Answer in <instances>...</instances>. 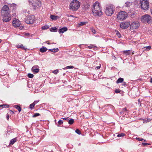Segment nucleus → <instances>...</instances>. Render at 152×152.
<instances>
[{"instance_id":"29","label":"nucleus","mask_w":152,"mask_h":152,"mask_svg":"<svg viewBox=\"0 0 152 152\" xmlns=\"http://www.w3.org/2000/svg\"><path fill=\"white\" fill-rule=\"evenodd\" d=\"M151 121V119H145L143 120V123H146L148 122H149Z\"/></svg>"},{"instance_id":"31","label":"nucleus","mask_w":152,"mask_h":152,"mask_svg":"<svg viewBox=\"0 0 152 152\" xmlns=\"http://www.w3.org/2000/svg\"><path fill=\"white\" fill-rule=\"evenodd\" d=\"M49 28V26L48 25H45L42 26V29L43 30L47 29Z\"/></svg>"},{"instance_id":"37","label":"nucleus","mask_w":152,"mask_h":152,"mask_svg":"<svg viewBox=\"0 0 152 152\" xmlns=\"http://www.w3.org/2000/svg\"><path fill=\"white\" fill-rule=\"evenodd\" d=\"M125 135V134L124 133H121L120 134H118L117 135V137H124Z\"/></svg>"},{"instance_id":"36","label":"nucleus","mask_w":152,"mask_h":152,"mask_svg":"<svg viewBox=\"0 0 152 152\" xmlns=\"http://www.w3.org/2000/svg\"><path fill=\"white\" fill-rule=\"evenodd\" d=\"M28 77L31 78H32L34 77V75L33 74L31 73H28Z\"/></svg>"},{"instance_id":"47","label":"nucleus","mask_w":152,"mask_h":152,"mask_svg":"<svg viewBox=\"0 0 152 152\" xmlns=\"http://www.w3.org/2000/svg\"><path fill=\"white\" fill-rule=\"evenodd\" d=\"M67 16L68 17H73L74 16L73 15H67Z\"/></svg>"},{"instance_id":"19","label":"nucleus","mask_w":152,"mask_h":152,"mask_svg":"<svg viewBox=\"0 0 152 152\" xmlns=\"http://www.w3.org/2000/svg\"><path fill=\"white\" fill-rule=\"evenodd\" d=\"M47 49L45 47H42L40 49V51L42 53H44L45 52Z\"/></svg>"},{"instance_id":"30","label":"nucleus","mask_w":152,"mask_h":152,"mask_svg":"<svg viewBox=\"0 0 152 152\" xmlns=\"http://www.w3.org/2000/svg\"><path fill=\"white\" fill-rule=\"evenodd\" d=\"M74 67L72 66H66V67L63 68V69H73V68Z\"/></svg>"},{"instance_id":"11","label":"nucleus","mask_w":152,"mask_h":152,"mask_svg":"<svg viewBox=\"0 0 152 152\" xmlns=\"http://www.w3.org/2000/svg\"><path fill=\"white\" fill-rule=\"evenodd\" d=\"M150 16H151L148 14H145L142 16L141 20L143 23H147Z\"/></svg>"},{"instance_id":"12","label":"nucleus","mask_w":152,"mask_h":152,"mask_svg":"<svg viewBox=\"0 0 152 152\" xmlns=\"http://www.w3.org/2000/svg\"><path fill=\"white\" fill-rule=\"evenodd\" d=\"M10 11L9 7L6 5L3 6L1 12V14H4L5 13H10Z\"/></svg>"},{"instance_id":"38","label":"nucleus","mask_w":152,"mask_h":152,"mask_svg":"<svg viewBox=\"0 0 152 152\" xmlns=\"http://www.w3.org/2000/svg\"><path fill=\"white\" fill-rule=\"evenodd\" d=\"M58 72L59 71L58 69L54 70L53 71V73L56 74H57Z\"/></svg>"},{"instance_id":"55","label":"nucleus","mask_w":152,"mask_h":152,"mask_svg":"<svg viewBox=\"0 0 152 152\" xmlns=\"http://www.w3.org/2000/svg\"><path fill=\"white\" fill-rule=\"evenodd\" d=\"M82 45H79V46L80 48H82Z\"/></svg>"},{"instance_id":"50","label":"nucleus","mask_w":152,"mask_h":152,"mask_svg":"<svg viewBox=\"0 0 152 152\" xmlns=\"http://www.w3.org/2000/svg\"><path fill=\"white\" fill-rule=\"evenodd\" d=\"M69 118L68 117H67L66 118H63V119H64V120H66L67 121L68 120H69Z\"/></svg>"},{"instance_id":"58","label":"nucleus","mask_w":152,"mask_h":152,"mask_svg":"<svg viewBox=\"0 0 152 152\" xmlns=\"http://www.w3.org/2000/svg\"><path fill=\"white\" fill-rule=\"evenodd\" d=\"M65 75V73H64L63 74V76H64Z\"/></svg>"},{"instance_id":"28","label":"nucleus","mask_w":152,"mask_h":152,"mask_svg":"<svg viewBox=\"0 0 152 152\" xmlns=\"http://www.w3.org/2000/svg\"><path fill=\"white\" fill-rule=\"evenodd\" d=\"M147 23L150 24H152V18L151 16L149 19L148 20Z\"/></svg>"},{"instance_id":"13","label":"nucleus","mask_w":152,"mask_h":152,"mask_svg":"<svg viewBox=\"0 0 152 152\" xmlns=\"http://www.w3.org/2000/svg\"><path fill=\"white\" fill-rule=\"evenodd\" d=\"M31 70L34 73H37L39 71V67L37 65L33 66Z\"/></svg>"},{"instance_id":"35","label":"nucleus","mask_w":152,"mask_h":152,"mask_svg":"<svg viewBox=\"0 0 152 152\" xmlns=\"http://www.w3.org/2000/svg\"><path fill=\"white\" fill-rule=\"evenodd\" d=\"M144 48H145L144 50H145V49H146L147 50H149L151 49V46H148L145 47Z\"/></svg>"},{"instance_id":"2","label":"nucleus","mask_w":152,"mask_h":152,"mask_svg":"<svg viewBox=\"0 0 152 152\" xmlns=\"http://www.w3.org/2000/svg\"><path fill=\"white\" fill-rule=\"evenodd\" d=\"M80 2L77 0H74L71 1L69 4V8L72 11H76L80 6Z\"/></svg>"},{"instance_id":"34","label":"nucleus","mask_w":152,"mask_h":152,"mask_svg":"<svg viewBox=\"0 0 152 152\" xmlns=\"http://www.w3.org/2000/svg\"><path fill=\"white\" fill-rule=\"evenodd\" d=\"M96 48V47L93 45H90L88 46V48L89 49L95 48Z\"/></svg>"},{"instance_id":"3","label":"nucleus","mask_w":152,"mask_h":152,"mask_svg":"<svg viewBox=\"0 0 152 152\" xmlns=\"http://www.w3.org/2000/svg\"><path fill=\"white\" fill-rule=\"evenodd\" d=\"M140 4L142 9L146 10L149 9V6L148 0H140Z\"/></svg>"},{"instance_id":"8","label":"nucleus","mask_w":152,"mask_h":152,"mask_svg":"<svg viewBox=\"0 0 152 152\" xmlns=\"http://www.w3.org/2000/svg\"><path fill=\"white\" fill-rule=\"evenodd\" d=\"M32 5L34 10L38 8L41 6L40 1L39 0H33Z\"/></svg>"},{"instance_id":"59","label":"nucleus","mask_w":152,"mask_h":152,"mask_svg":"<svg viewBox=\"0 0 152 152\" xmlns=\"http://www.w3.org/2000/svg\"><path fill=\"white\" fill-rule=\"evenodd\" d=\"M143 141H144V142H145L146 141V140L144 139V140H143Z\"/></svg>"},{"instance_id":"5","label":"nucleus","mask_w":152,"mask_h":152,"mask_svg":"<svg viewBox=\"0 0 152 152\" xmlns=\"http://www.w3.org/2000/svg\"><path fill=\"white\" fill-rule=\"evenodd\" d=\"M114 8L112 6H109L106 7L105 10L106 15L108 16H111L114 12Z\"/></svg>"},{"instance_id":"26","label":"nucleus","mask_w":152,"mask_h":152,"mask_svg":"<svg viewBox=\"0 0 152 152\" xmlns=\"http://www.w3.org/2000/svg\"><path fill=\"white\" fill-rule=\"evenodd\" d=\"M131 5V3H130L129 2H127L125 3V7H129Z\"/></svg>"},{"instance_id":"20","label":"nucleus","mask_w":152,"mask_h":152,"mask_svg":"<svg viewBox=\"0 0 152 152\" xmlns=\"http://www.w3.org/2000/svg\"><path fill=\"white\" fill-rule=\"evenodd\" d=\"M16 141V138H14L12 139L10 142V145H13Z\"/></svg>"},{"instance_id":"9","label":"nucleus","mask_w":152,"mask_h":152,"mask_svg":"<svg viewBox=\"0 0 152 152\" xmlns=\"http://www.w3.org/2000/svg\"><path fill=\"white\" fill-rule=\"evenodd\" d=\"M130 24L129 21L123 22L120 24V27L121 28L125 29L128 27Z\"/></svg>"},{"instance_id":"17","label":"nucleus","mask_w":152,"mask_h":152,"mask_svg":"<svg viewBox=\"0 0 152 152\" xmlns=\"http://www.w3.org/2000/svg\"><path fill=\"white\" fill-rule=\"evenodd\" d=\"M50 18L53 20H56L58 18H59V17L57 16H55L54 15H52L50 16Z\"/></svg>"},{"instance_id":"27","label":"nucleus","mask_w":152,"mask_h":152,"mask_svg":"<svg viewBox=\"0 0 152 152\" xmlns=\"http://www.w3.org/2000/svg\"><path fill=\"white\" fill-rule=\"evenodd\" d=\"M87 23V22H82L78 24L79 26H80L83 25H86Z\"/></svg>"},{"instance_id":"7","label":"nucleus","mask_w":152,"mask_h":152,"mask_svg":"<svg viewBox=\"0 0 152 152\" xmlns=\"http://www.w3.org/2000/svg\"><path fill=\"white\" fill-rule=\"evenodd\" d=\"M3 18V20L4 22H7L9 21L11 19V15L10 13H5L4 14H1Z\"/></svg>"},{"instance_id":"42","label":"nucleus","mask_w":152,"mask_h":152,"mask_svg":"<svg viewBox=\"0 0 152 152\" xmlns=\"http://www.w3.org/2000/svg\"><path fill=\"white\" fill-rule=\"evenodd\" d=\"M63 123V121L60 120L58 121V124L59 125H61Z\"/></svg>"},{"instance_id":"60","label":"nucleus","mask_w":152,"mask_h":152,"mask_svg":"<svg viewBox=\"0 0 152 152\" xmlns=\"http://www.w3.org/2000/svg\"><path fill=\"white\" fill-rule=\"evenodd\" d=\"M1 39H0V43L1 42Z\"/></svg>"},{"instance_id":"56","label":"nucleus","mask_w":152,"mask_h":152,"mask_svg":"<svg viewBox=\"0 0 152 152\" xmlns=\"http://www.w3.org/2000/svg\"><path fill=\"white\" fill-rule=\"evenodd\" d=\"M150 82H151L152 83V78H151V79Z\"/></svg>"},{"instance_id":"25","label":"nucleus","mask_w":152,"mask_h":152,"mask_svg":"<svg viewBox=\"0 0 152 152\" xmlns=\"http://www.w3.org/2000/svg\"><path fill=\"white\" fill-rule=\"evenodd\" d=\"M67 121L68 123L70 124L71 125L74 122V119H71L69 120H67Z\"/></svg>"},{"instance_id":"53","label":"nucleus","mask_w":152,"mask_h":152,"mask_svg":"<svg viewBox=\"0 0 152 152\" xmlns=\"http://www.w3.org/2000/svg\"><path fill=\"white\" fill-rule=\"evenodd\" d=\"M6 118H7V120H9V115H7V116Z\"/></svg>"},{"instance_id":"48","label":"nucleus","mask_w":152,"mask_h":152,"mask_svg":"<svg viewBox=\"0 0 152 152\" xmlns=\"http://www.w3.org/2000/svg\"><path fill=\"white\" fill-rule=\"evenodd\" d=\"M92 31L94 34L96 33V31L94 29H92Z\"/></svg>"},{"instance_id":"51","label":"nucleus","mask_w":152,"mask_h":152,"mask_svg":"<svg viewBox=\"0 0 152 152\" xmlns=\"http://www.w3.org/2000/svg\"><path fill=\"white\" fill-rule=\"evenodd\" d=\"M123 112H124L125 111H126L127 110H126V108H124L123 109Z\"/></svg>"},{"instance_id":"24","label":"nucleus","mask_w":152,"mask_h":152,"mask_svg":"<svg viewBox=\"0 0 152 152\" xmlns=\"http://www.w3.org/2000/svg\"><path fill=\"white\" fill-rule=\"evenodd\" d=\"M124 53L126 56L129 55L130 54V50H125L123 51Z\"/></svg>"},{"instance_id":"14","label":"nucleus","mask_w":152,"mask_h":152,"mask_svg":"<svg viewBox=\"0 0 152 152\" xmlns=\"http://www.w3.org/2000/svg\"><path fill=\"white\" fill-rule=\"evenodd\" d=\"M12 24L15 27H19L20 25V22L18 20L15 19L13 20Z\"/></svg>"},{"instance_id":"23","label":"nucleus","mask_w":152,"mask_h":152,"mask_svg":"<svg viewBox=\"0 0 152 152\" xmlns=\"http://www.w3.org/2000/svg\"><path fill=\"white\" fill-rule=\"evenodd\" d=\"M9 107V105L7 104H3L2 105H0V107H2V108H8Z\"/></svg>"},{"instance_id":"54","label":"nucleus","mask_w":152,"mask_h":152,"mask_svg":"<svg viewBox=\"0 0 152 152\" xmlns=\"http://www.w3.org/2000/svg\"><path fill=\"white\" fill-rule=\"evenodd\" d=\"M46 43H47L48 44H50L49 43V41H48L46 42Z\"/></svg>"},{"instance_id":"41","label":"nucleus","mask_w":152,"mask_h":152,"mask_svg":"<svg viewBox=\"0 0 152 152\" xmlns=\"http://www.w3.org/2000/svg\"><path fill=\"white\" fill-rule=\"evenodd\" d=\"M136 139L139 141H143V140H144L142 138H140L138 137H136Z\"/></svg>"},{"instance_id":"15","label":"nucleus","mask_w":152,"mask_h":152,"mask_svg":"<svg viewBox=\"0 0 152 152\" xmlns=\"http://www.w3.org/2000/svg\"><path fill=\"white\" fill-rule=\"evenodd\" d=\"M68 30L66 27H64L59 29L58 32L59 33H63Z\"/></svg>"},{"instance_id":"1","label":"nucleus","mask_w":152,"mask_h":152,"mask_svg":"<svg viewBox=\"0 0 152 152\" xmlns=\"http://www.w3.org/2000/svg\"><path fill=\"white\" fill-rule=\"evenodd\" d=\"M93 14L94 16H101L102 14L100 4L99 2H96L93 4V8L92 10Z\"/></svg>"},{"instance_id":"40","label":"nucleus","mask_w":152,"mask_h":152,"mask_svg":"<svg viewBox=\"0 0 152 152\" xmlns=\"http://www.w3.org/2000/svg\"><path fill=\"white\" fill-rule=\"evenodd\" d=\"M75 132L78 134H81V132L80 131V130H79L78 129H77L75 130Z\"/></svg>"},{"instance_id":"44","label":"nucleus","mask_w":152,"mask_h":152,"mask_svg":"<svg viewBox=\"0 0 152 152\" xmlns=\"http://www.w3.org/2000/svg\"><path fill=\"white\" fill-rule=\"evenodd\" d=\"M142 145L144 146L147 145H149V144L145 142H142Z\"/></svg>"},{"instance_id":"4","label":"nucleus","mask_w":152,"mask_h":152,"mask_svg":"<svg viewBox=\"0 0 152 152\" xmlns=\"http://www.w3.org/2000/svg\"><path fill=\"white\" fill-rule=\"evenodd\" d=\"M127 13L124 11H121L119 12L117 16L118 20H123L126 19L128 17Z\"/></svg>"},{"instance_id":"57","label":"nucleus","mask_w":152,"mask_h":152,"mask_svg":"<svg viewBox=\"0 0 152 152\" xmlns=\"http://www.w3.org/2000/svg\"><path fill=\"white\" fill-rule=\"evenodd\" d=\"M29 35V34H28V33H26V35Z\"/></svg>"},{"instance_id":"16","label":"nucleus","mask_w":152,"mask_h":152,"mask_svg":"<svg viewBox=\"0 0 152 152\" xmlns=\"http://www.w3.org/2000/svg\"><path fill=\"white\" fill-rule=\"evenodd\" d=\"M17 47L18 48H21L22 49L24 50H26L27 49L26 48L23 46V45L22 44H18L17 45Z\"/></svg>"},{"instance_id":"43","label":"nucleus","mask_w":152,"mask_h":152,"mask_svg":"<svg viewBox=\"0 0 152 152\" xmlns=\"http://www.w3.org/2000/svg\"><path fill=\"white\" fill-rule=\"evenodd\" d=\"M116 34L119 37H121V34L118 31H117V32L116 33Z\"/></svg>"},{"instance_id":"18","label":"nucleus","mask_w":152,"mask_h":152,"mask_svg":"<svg viewBox=\"0 0 152 152\" xmlns=\"http://www.w3.org/2000/svg\"><path fill=\"white\" fill-rule=\"evenodd\" d=\"M48 50L52 52H53L54 53L58 51V48H53L52 49H49Z\"/></svg>"},{"instance_id":"21","label":"nucleus","mask_w":152,"mask_h":152,"mask_svg":"<svg viewBox=\"0 0 152 152\" xmlns=\"http://www.w3.org/2000/svg\"><path fill=\"white\" fill-rule=\"evenodd\" d=\"M14 107L18 110L19 112H20L21 110V108L19 106L17 105H15Z\"/></svg>"},{"instance_id":"49","label":"nucleus","mask_w":152,"mask_h":152,"mask_svg":"<svg viewBox=\"0 0 152 152\" xmlns=\"http://www.w3.org/2000/svg\"><path fill=\"white\" fill-rule=\"evenodd\" d=\"M126 83L125 82H124L123 83H122V85L123 86H126Z\"/></svg>"},{"instance_id":"22","label":"nucleus","mask_w":152,"mask_h":152,"mask_svg":"<svg viewBox=\"0 0 152 152\" xmlns=\"http://www.w3.org/2000/svg\"><path fill=\"white\" fill-rule=\"evenodd\" d=\"M124 80V79L123 78H120L118 79V80L116 81V83H121L123 82Z\"/></svg>"},{"instance_id":"39","label":"nucleus","mask_w":152,"mask_h":152,"mask_svg":"<svg viewBox=\"0 0 152 152\" xmlns=\"http://www.w3.org/2000/svg\"><path fill=\"white\" fill-rule=\"evenodd\" d=\"M40 115V114L39 113H36L34 114V115H33V117H35L38 116H39Z\"/></svg>"},{"instance_id":"52","label":"nucleus","mask_w":152,"mask_h":152,"mask_svg":"<svg viewBox=\"0 0 152 152\" xmlns=\"http://www.w3.org/2000/svg\"><path fill=\"white\" fill-rule=\"evenodd\" d=\"M38 102V101H34V102H33L34 103H35V104H37Z\"/></svg>"},{"instance_id":"45","label":"nucleus","mask_w":152,"mask_h":152,"mask_svg":"<svg viewBox=\"0 0 152 152\" xmlns=\"http://www.w3.org/2000/svg\"><path fill=\"white\" fill-rule=\"evenodd\" d=\"M120 91V90L119 89H116L115 90V92L116 93H119Z\"/></svg>"},{"instance_id":"6","label":"nucleus","mask_w":152,"mask_h":152,"mask_svg":"<svg viewBox=\"0 0 152 152\" xmlns=\"http://www.w3.org/2000/svg\"><path fill=\"white\" fill-rule=\"evenodd\" d=\"M35 20V17L34 15L27 16L25 19V22L28 24H32Z\"/></svg>"},{"instance_id":"33","label":"nucleus","mask_w":152,"mask_h":152,"mask_svg":"<svg viewBox=\"0 0 152 152\" xmlns=\"http://www.w3.org/2000/svg\"><path fill=\"white\" fill-rule=\"evenodd\" d=\"M57 28L56 27H53L51 28V30L50 31H53L54 32H56L57 31H56Z\"/></svg>"},{"instance_id":"10","label":"nucleus","mask_w":152,"mask_h":152,"mask_svg":"<svg viewBox=\"0 0 152 152\" xmlns=\"http://www.w3.org/2000/svg\"><path fill=\"white\" fill-rule=\"evenodd\" d=\"M140 24L138 21L134 22L130 24V28L132 29H136L140 26Z\"/></svg>"},{"instance_id":"46","label":"nucleus","mask_w":152,"mask_h":152,"mask_svg":"<svg viewBox=\"0 0 152 152\" xmlns=\"http://www.w3.org/2000/svg\"><path fill=\"white\" fill-rule=\"evenodd\" d=\"M100 67H101V65H100L99 66H96L95 67V69H99L100 68Z\"/></svg>"},{"instance_id":"32","label":"nucleus","mask_w":152,"mask_h":152,"mask_svg":"<svg viewBox=\"0 0 152 152\" xmlns=\"http://www.w3.org/2000/svg\"><path fill=\"white\" fill-rule=\"evenodd\" d=\"M35 105V103H34L30 104L29 106L30 108H31V109H33L34 108Z\"/></svg>"}]
</instances>
